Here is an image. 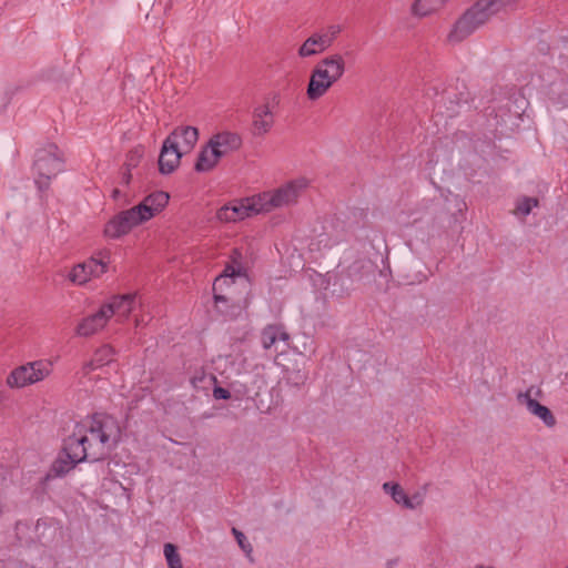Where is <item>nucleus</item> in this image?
<instances>
[{
    "label": "nucleus",
    "mask_w": 568,
    "mask_h": 568,
    "mask_svg": "<svg viewBox=\"0 0 568 568\" xmlns=\"http://www.w3.org/2000/svg\"><path fill=\"white\" fill-rule=\"evenodd\" d=\"M410 13L417 18L426 17V3L424 0H415L410 7Z\"/></svg>",
    "instance_id": "obj_31"
},
{
    "label": "nucleus",
    "mask_w": 568,
    "mask_h": 568,
    "mask_svg": "<svg viewBox=\"0 0 568 568\" xmlns=\"http://www.w3.org/2000/svg\"><path fill=\"white\" fill-rule=\"evenodd\" d=\"M341 27L337 24L329 26L325 33H314L308 37L298 49V55L302 58L312 57L316 53L323 52L332 45Z\"/></svg>",
    "instance_id": "obj_9"
},
{
    "label": "nucleus",
    "mask_w": 568,
    "mask_h": 568,
    "mask_svg": "<svg viewBox=\"0 0 568 568\" xmlns=\"http://www.w3.org/2000/svg\"><path fill=\"white\" fill-rule=\"evenodd\" d=\"M143 223L134 206L113 215L104 225L103 235L106 239L118 240L128 235L134 227Z\"/></svg>",
    "instance_id": "obj_8"
},
{
    "label": "nucleus",
    "mask_w": 568,
    "mask_h": 568,
    "mask_svg": "<svg viewBox=\"0 0 568 568\" xmlns=\"http://www.w3.org/2000/svg\"><path fill=\"white\" fill-rule=\"evenodd\" d=\"M109 322L106 312L102 306L91 315L83 317L75 327V334L81 337H89L103 329Z\"/></svg>",
    "instance_id": "obj_17"
},
{
    "label": "nucleus",
    "mask_w": 568,
    "mask_h": 568,
    "mask_svg": "<svg viewBox=\"0 0 568 568\" xmlns=\"http://www.w3.org/2000/svg\"><path fill=\"white\" fill-rule=\"evenodd\" d=\"M304 180H291L283 186L268 192L257 194L261 199L262 212H270L273 209L295 203L301 190L306 187Z\"/></svg>",
    "instance_id": "obj_5"
},
{
    "label": "nucleus",
    "mask_w": 568,
    "mask_h": 568,
    "mask_svg": "<svg viewBox=\"0 0 568 568\" xmlns=\"http://www.w3.org/2000/svg\"><path fill=\"white\" fill-rule=\"evenodd\" d=\"M261 199L256 195L233 201L229 204L222 206L217 213L216 217L221 222H237L244 220L245 217H250L252 215L262 213V207L260 205Z\"/></svg>",
    "instance_id": "obj_7"
},
{
    "label": "nucleus",
    "mask_w": 568,
    "mask_h": 568,
    "mask_svg": "<svg viewBox=\"0 0 568 568\" xmlns=\"http://www.w3.org/2000/svg\"><path fill=\"white\" fill-rule=\"evenodd\" d=\"M64 160L59 148L48 143L37 150L33 162V171L38 178H54L63 171Z\"/></svg>",
    "instance_id": "obj_6"
},
{
    "label": "nucleus",
    "mask_w": 568,
    "mask_h": 568,
    "mask_svg": "<svg viewBox=\"0 0 568 568\" xmlns=\"http://www.w3.org/2000/svg\"><path fill=\"white\" fill-rule=\"evenodd\" d=\"M111 263V252L109 250H101L88 258V266L90 277L99 278L109 271Z\"/></svg>",
    "instance_id": "obj_21"
},
{
    "label": "nucleus",
    "mask_w": 568,
    "mask_h": 568,
    "mask_svg": "<svg viewBox=\"0 0 568 568\" xmlns=\"http://www.w3.org/2000/svg\"><path fill=\"white\" fill-rule=\"evenodd\" d=\"M245 275V270L242 264L237 263V266L226 264L223 272L215 278L213 283L214 303L217 311L224 315H229V311L223 306H226L229 300L225 295L219 294L223 285H230L233 283V278L236 276Z\"/></svg>",
    "instance_id": "obj_10"
},
{
    "label": "nucleus",
    "mask_w": 568,
    "mask_h": 568,
    "mask_svg": "<svg viewBox=\"0 0 568 568\" xmlns=\"http://www.w3.org/2000/svg\"><path fill=\"white\" fill-rule=\"evenodd\" d=\"M89 266H88V260H85L82 263H79L74 265L69 275L68 278L77 285H84L89 281H91L90 273H89Z\"/></svg>",
    "instance_id": "obj_25"
},
{
    "label": "nucleus",
    "mask_w": 568,
    "mask_h": 568,
    "mask_svg": "<svg viewBox=\"0 0 568 568\" xmlns=\"http://www.w3.org/2000/svg\"><path fill=\"white\" fill-rule=\"evenodd\" d=\"M135 302V294H124L112 296L109 302L102 304V308L106 312V316L110 320L112 316H116L119 322L125 321L133 310Z\"/></svg>",
    "instance_id": "obj_13"
},
{
    "label": "nucleus",
    "mask_w": 568,
    "mask_h": 568,
    "mask_svg": "<svg viewBox=\"0 0 568 568\" xmlns=\"http://www.w3.org/2000/svg\"><path fill=\"white\" fill-rule=\"evenodd\" d=\"M170 195L163 191H156L143 199L134 206L143 223L159 214L169 203Z\"/></svg>",
    "instance_id": "obj_12"
},
{
    "label": "nucleus",
    "mask_w": 568,
    "mask_h": 568,
    "mask_svg": "<svg viewBox=\"0 0 568 568\" xmlns=\"http://www.w3.org/2000/svg\"><path fill=\"white\" fill-rule=\"evenodd\" d=\"M207 144L214 151H217L222 159L242 146V138L235 132L223 131L213 134L207 141Z\"/></svg>",
    "instance_id": "obj_14"
},
{
    "label": "nucleus",
    "mask_w": 568,
    "mask_h": 568,
    "mask_svg": "<svg viewBox=\"0 0 568 568\" xmlns=\"http://www.w3.org/2000/svg\"><path fill=\"white\" fill-rule=\"evenodd\" d=\"M144 154V148L138 145L130 150L124 162L123 178H132V170L138 168Z\"/></svg>",
    "instance_id": "obj_24"
},
{
    "label": "nucleus",
    "mask_w": 568,
    "mask_h": 568,
    "mask_svg": "<svg viewBox=\"0 0 568 568\" xmlns=\"http://www.w3.org/2000/svg\"><path fill=\"white\" fill-rule=\"evenodd\" d=\"M53 364L48 359H39L20 365L7 376L6 383L10 388H23L42 382L51 375Z\"/></svg>",
    "instance_id": "obj_4"
},
{
    "label": "nucleus",
    "mask_w": 568,
    "mask_h": 568,
    "mask_svg": "<svg viewBox=\"0 0 568 568\" xmlns=\"http://www.w3.org/2000/svg\"><path fill=\"white\" fill-rule=\"evenodd\" d=\"M232 534L234 535V537H235L239 546L241 547V549L252 560L251 554L253 551V548H252L251 544L246 540V537L244 536V534L242 531H240L239 529H236V528H232Z\"/></svg>",
    "instance_id": "obj_29"
},
{
    "label": "nucleus",
    "mask_w": 568,
    "mask_h": 568,
    "mask_svg": "<svg viewBox=\"0 0 568 568\" xmlns=\"http://www.w3.org/2000/svg\"><path fill=\"white\" fill-rule=\"evenodd\" d=\"M288 338L290 335L284 331V327L276 324L267 325L261 334L262 344L265 349L274 346L277 341L287 342Z\"/></svg>",
    "instance_id": "obj_23"
},
{
    "label": "nucleus",
    "mask_w": 568,
    "mask_h": 568,
    "mask_svg": "<svg viewBox=\"0 0 568 568\" xmlns=\"http://www.w3.org/2000/svg\"><path fill=\"white\" fill-rule=\"evenodd\" d=\"M448 0H428V14L439 11Z\"/></svg>",
    "instance_id": "obj_32"
},
{
    "label": "nucleus",
    "mask_w": 568,
    "mask_h": 568,
    "mask_svg": "<svg viewBox=\"0 0 568 568\" xmlns=\"http://www.w3.org/2000/svg\"><path fill=\"white\" fill-rule=\"evenodd\" d=\"M205 375L204 373H202L201 376H194L191 378V384L196 387L197 386V382H202L204 379Z\"/></svg>",
    "instance_id": "obj_37"
},
{
    "label": "nucleus",
    "mask_w": 568,
    "mask_h": 568,
    "mask_svg": "<svg viewBox=\"0 0 568 568\" xmlns=\"http://www.w3.org/2000/svg\"><path fill=\"white\" fill-rule=\"evenodd\" d=\"M537 205H538L537 199L524 197L517 203V206H516L514 213L517 215L526 216L531 212L532 207H535Z\"/></svg>",
    "instance_id": "obj_28"
},
{
    "label": "nucleus",
    "mask_w": 568,
    "mask_h": 568,
    "mask_svg": "<svg viewBox=\"0 0 568 568\" xmlns=\"http://www.w3.org/2000/svg\"><path fill=\"white\" fill-rule=\"evenodd\" d=\"M565 568H568V566H567V567H565Z\"/></svg>",
    "instance_id": "obj_38"
},
{
    "label": "nucleus",
    "mask_w": 568,
    "mask_h": 568,
    "mask_svg": "<svg viewBox=\"0 0 568 568\" xmlns=\"http://www.w3.org/2000/svg\"><path fill=\"white\" fill-rule=\"evenodd\" d=\"M183 154L171 143L164 140L160 151L158 168L159 172L163 175L172 174L180 165Z\"/></svg>",
    "instance_id": "obj_15"
},
{
    "label": "nucleus",
    "mask_w": 568,
    "mask_h": 568,
    "mask_svg": "<svg viewBox=\"0 0 568 568\" xmlns=\"http://www.w3.org/2000/svg\"><path fill=\"white\" fill-rule=\"evenodd\" d=\"M531 390L532 387L527 389L525 393L518 394V402L520 404H525L527 409L532 415L540 418L547 427L552 428L557 423L556 417L547 406L541 405L539 402L531 397Z\"/></svg>",
    "instance_id": "obj_16"
},
{
    "label": "nucleus",
    "mask_w": 568,
    "mask_h": 568,
    "mask_svg": "<svg viewBox=\"0 0 568 568\" xmlns=\"http://www.w3.org/2000/svg\"><path fill=\"white\" fill-rule=\"evenodd\" d=\"M390 496L397 504H403L407 508H414V504L406 496L405 491L399 485L397 486L396 490L390 493Z\"/></svg>",
    "instance_id": "obj_30"
},
{
    "label": "nucleus",
    "mask_w": 568,
    "mask_h": 568,
    "mask_svg": "<svg viewBox=\"0 0 568 568\" xmlns=\"http://www.w3.org/2000/svg\"><path fill=\"white\" fill-rule=\"evenodd\" d=\"M273 124L274 115L268 102L254 108L252 122L253 135L263 136L271 131Z\"/></svg>",
    "instance_id": "obj_18"
},
{
    "label": "nucleus",
    "mask_w": 568,
    "mask_h": 568,
    "mask_svg": "<svg viewBox=\"0 0 568 568\" xmlns=\"http://www.w3.org/2000/svg\"><path fill=\"white\" fill-rule=\"evenodd\" d=\"M63 453L65 457L60 456L55 459L50 468L48 476L60 477L69 473L77 464L75 458L72 457L71 452L68 449V438L64 440Z\"/></svg>",
    "instance_id": "obj_22"
},
{
    "label": "nucleus",
    "mask_w": 568,
    "mask_h": 568,
    "mask_svg": "<svg viewBox=\"0 0 568 568\" xmlns=\"http://www.w3.org/2000/svg\"><path fill=\"white\" fill-rule=\"evenodd\" d=\"M493 17V13L484 0H477L469 7L455 22L448 34L450 43H459L471 36L478 28L486 24Z\"/></svg>",
    "instance_id": "obj_3"
},
{
    "label": "nucleus",
    "mask_w": 568,
    "mask_h": 568,
    "mask_svg": "<svg viewBox=\"0 0 568 568\" xmlns=\"http://www.w3.org/2000/svg\"><path fill=\"white\" fill-rule=\"evenodd\" d=\"M398 484H393V483H385L383 485V489L387 493V494H390L392 491L396 490Z\"/></svg>",
    "instance_id": "obj_36"
},
{
    "label": "nucleus",
    "mask_w": 568,
    "mask_h": 568,
    "mask_svg": "<svg viewBox=\"0 0 568 568\" xmlns=\"http://www.w3.org/2000/svg\"><path fill=\"white\" fill-rule=\"evenodd\" d=\"M184 155L190 153L199 141V130L192 125L176 126L166 138Z\"/></svg>",
    "instance_id": "obj_11"
},
{
    "label": "nucleus",
    "mask_w": 568,
    "mask_h": 568,
    "mask_svg": "<svg viewBox=\"0 0 568 568\" xmlns=\"http://www.w3.org/2000/svg\"><path fill=\"white\" fill-rule=\"evenodd\" d=\"M213 396L216 399H229L231 397V393L223 387H215L213 390Z\"/></svg>",
    "instance_id": "obj_33"
},
{
    "label": "nucleus",
    "mask_w": 568,
    "mask_h": 568,
    "mask_svg": "<svg viewBox=\"0 0 568 568\" xmlns=\"http://www.w3.org/2000/svg\"><path fill=\"white\" fill-rule=\"evenodd\" d=\"M121 438L118 420L108 414L97 413L75 427L68 437V449L75 462L104 458Z\"/></svg>",
    "instance_id": "obj_1"
},
{
    "label": "nucleus",
    "mask_w": 568,
    "mask_h": 568,
    "mask_svg": "<svg viewBox=\"0 0 568 568\" xmlns=\"http://www.w3.org/2000/svg\"><path fill=\"white\" fill-rule=\"evenodd\" d=\"M517 1L518 0H484L493 16H496L500 12H506L508 10H514Z\"/></svg>",
    "instance_id": "obj_26"
},
{
    "label": "nucleus",
    "mask_w": 568,
    "mask_h": 568,
    "mask_svg": "<svg viewBox=\"0 0 568 568\" xmlns=\"http://www.w3.org/2000/svg\"><path fill=\"white\" fill-rule=\"evenodd\" d=\"M345 72L344 58L338 54L328 55L320 60L311 72L306 88L307 99L316 101L336 83Z\"/></svg>",
    "instance_id": "obj_2"
},
{
    "label": "nucleus",
    "mask_w": 568,
    "mask_h": 568,
    "mask_svg": "<svg viewBox=\"0 0 568 568\" xmlns=\"http://www.w3.org/2000/svg\"><path fill=\"white\" fill-rule=\"evenodd\" d=\"M164 556L169 568H183L181 556L173 544L168 542L164 545Z\"/></svg>",
    "instance_id": "obj_27"
},
{
    "label": "nucleus",
    "mask_w": 568,
    "mask_h": 568,
    "mask_svg": "<svg viewBox=\"0 0 568 568\" xmlns=\"http://www.w3.org/2000/svg\"><path fill=\"white\" fill-rule=\"evenodd\" d=\"M115 352L110 345H103L95 351L93 357L87 362L83 367V374L88 375L92 371L103 367L114 361Z\"/></svg>",
    "instance_id": "obj_20"
},
{
    "label": "nucleus",
    "mask_w": 568,
    "mask_h": 568,
    "mask_svg": "<svg viewBox=\"0 0 568 568\" xmlns=\"http://www.w3.org/2000/svg\"><path fill=\"white\" fill-rule=\"evenodd\" d=\"M221 161V158L217 151H214L206 143L202 146L201 151L197 154L194 170L196 173H209L211 172Z\"/></svg>",
    "instance_id": "obj_19"
},
{
    "label": "nucleus",
    "mask_w": 568,
    "mask_h": 568,
    "mask_svg": "<svg viewBox=\"0 0 568 568\" xmlns=\"http://www.w3.org/2000/svg\"><path fill=\"white\" fill-rule=\"evenodd\" d=\"M111 196L114 201H120L122 199V191L120 187H114L112 190Z\"/></svg>",
    "instance_id": "obj_35"
},
{
    "label": "nucleus",
    "mask_w": 568,
    "mask_h": 568,
    "mask_svg": "<svg viewBox=\"0 0 568 568\" xmlns=\"http://www.w3.org/2000/svg\"><path fill=\"white\" fill-rule=\"evenodd\" d=\"M237 263L239 264H242V253L240 250L237 248H234L232 251V254H231V262L229 263L230 265H235L237 266Z\"/></svg>",
    "instance_id": "obj_34"
}]
</instances>
